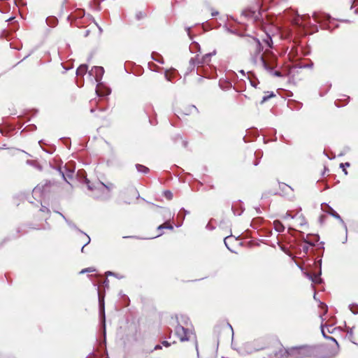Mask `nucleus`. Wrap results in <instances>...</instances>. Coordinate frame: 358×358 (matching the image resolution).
Returning <instances> with one entry per match:
<instances>
[{"mask_svg":"<svg viewBox=\"0 0 358 358\" xmlns=\"http://www.w3.org/2000/svg\"><path fill=\"white\" fill-rule=\"evenodd\" d=\"M176 334L181 341H189L194 339V343L196 351L198 352L197 342L195 339V335L192 329L189 327L188 320L184 321V325L178 324L175 329Z\"/></svg>","mask_w":358,"mask_h":358,"instance_id":"1","label":"nucleus"},{"mask_svg":"<svg viewBox=\"0 0 358 358\" xmlns=\"http://www.w3.org/2000/svg\"><path fill=\"white\" fill-rule=\"evenodd\" d=\"M287 352L292 358H304L312 356L314 353V350L312 347L309 346H299L289 348Z\"/></svg>","mask_w":358,"mask_h":358,"instance_id":"2","label":"nucleus"},{"mask_svg":"<svg viewBox=\"0 0 358 358\" xmlns=\"http://www.w3.org/2000/svg\"><path fill=\"white\" fill-rule=\"evenodd\" d=\"M254 62L259 67H262L267 71L273 73V59H272V61L268 62L263 55L258 53V55L254 58Z\"/></svg>","mask_w":358,"mask_h":358,"instance_id":"3","label":"nucleus"},{"mask_svg":"<svg viewBox=\"0 0 358 358\" xmlns=\"http://www.w3.org/2000/svg\"><path fill=\"white\" fill-rule=\"evenodd\" d=\"M291 217L294 220V225L303 227L306 224L305 217L302 215H292L289 213H287L284 218Z\"/></svg>","mask_w":358,"mask_h":358,"instance_id":"4","label":"nucleus"},{"mask_svg":"<svg viewBox=\"0 0 358 358\" xmlns=\"http://www.w3.org/2000/svg\"><path fill=\"white\" fill-rule=\"evenodd\" d=\"M104 73V69L101 66H94L90 71V75H94L95 80L99 82Z\"/></svg>","mask_w":358,"mask_h":358,"instance_id":"5","label":"nucleus"},{"mask_svg":"<svg viewBox=\"0 0 358 358\" xmlns=\"http://www.w3.org/2000/svg\"><path fill=\"white\" fill-rule=\"evenodd\" d=\"M112 185H106L103 182H99L97 183L96 186L95 187V189H97L101 192V194H107L108 193L110 189H112Z\"/></svg>","mask_w":358,"mask_h":358,"instance_id":"6","label":"nucleus"},{"mask_svg":"<svg viewBox=\"0 0 358 358\" xmlns=\"http://www.w3.org/2000/svg\"><path fill=\"white\" fill-rule=\"evenodd\" d=\"M214 55H215V51H213L212 53L205 55L201 59L197 56L196 60L197 61L198 64H208L210 60V57Z\"/></svg>","mask_w":358,"mask_h":358,"instance_id":"7","label":"nucleus"},{"mask_svg":"<svg viewBox=\"0 0 358 358\" xmlns=\"http://www.w3.org/2000/svg\"><path fill=\"white\" fill-rule=\"evenodd\" d=\"M329 338L335 343V346H334L332 348V350H331L330 354H328L326 355L327 358L334 357V356H336L338 354V343L336 342V341L333 337H329Z\"/></svg>","mask_w":358,"mask_h":358,"instance_id":"8","label":"nucleus"},{"mask_svg":"<svg viewBox=\"0 0 358 358\" xmlns=\"http://www.w3.org/2000/svg\"><path fill=\"white\" fill-rule=\"evenodd\" d=\"M306 275L315 284H320L322 282V279L320 277V274H314L311 275L309 273H306Z\"/></svg>","mask_w":358,"mask_h":358,"instance_id":"9","label":"nucleus"},{"mask_svg":"<svg viewBox=\"0 0 358 358\" xmlns=\"http://www.w3.org/2000/svg\"><path fill=\"white\" fill-rule=\"evenodd\" d=\"M87 71V66L85 64L80 65L76 71L77 76H83Z\"/></svg>","mask_w":358,"mask_h":358,"instance_id":"10","label":"nucleus"},{"mask_svg":"<svg viewBox=\"0 0 358 358\" xmlns=\"http://www.w3.org/2000/svg\"><path fill=\"white\" fill-rule=\"evenodd\" d=\"M274 228L277 231L281 232L284 231V226L282 224V223L278 220H275L273 222Z\"/></svg>","mask_w":358,"mask_h":358,"instance_id":"11","label":"nucleus"},{"mask_svg":"<svg viewBox=\"0 0 358 358\" xmlns=\"http://www.w3.org/2000/svg\"><path fill=\"white\" fill-rule=\"evenodd\" d=\"M136 169H137L138 171L143 172V173H147L148 171V169L147 167H145L143 165H141V164H137Z\"/></svg>","mask_w":358,"mask_h":358,"instance_id":"12","label":"nucleus"},{"mask_svg":"<svg viewBox=\"0 0 358 358\" xmlns=\"http://www.w3.org/2000/svg\"><path fill=\"white\" fill-rule=\"evenodd\" d=\"M162 229H172L173 227L171 225H170V224H168L167 223H164V224H161L160 226L158 227V230H161Z\"/></svg>","mask_w":358,"mask_h":358,"instance_id":"13","label":"nucleus"},{"mask_svg":"<svg viewBox=\"0 0 358 358\" xmlns=\"http://www.w3.org/2000/svg\"><path fill=\"white\" fill-rule=\"evenodd\" d=\"M232 239V237H230V236H227L225 238H224V244L225 245L227 246V248L229 249V250H231L229 246V241Z\"/></svg>","mask_w":358,"mask_h":358,"instance_id":"14","label":"nucleus"},{"mask_svg":"<svg viewBox=\"0 0 358 358\" xmlns=\"http://www.w3.org/2000/svg\"><path fill=\"white\" fill-rule=\"evenodd\" d=\"M350 308L354 314L358 313V306H351Z\"/></svg>","mask_w":358,"mask_h":358,"instance_id":"15","label":"nucleus"},{"mask_svg":"<svg viewBox=\"0 0 358 358\" xmlns=\"http://www.w3.org/2000/svg\"><path fill=\"white\" fill-rule=\"evenodd\" d=\"M164 195H165V196H166L168 199H169V200H170V199H172V197H173V194H172V193H171V192H169V191L165 192H164Z\"/></svg>","mask_w":358,"mask_h":358,"instance_id":"16","label":"nucleus"},{"mask_svg":"<svg viewBox=\"0 0 358 358\" xmlns=\"http://www.w3.org/2000/svg\"><path fill=\"white\" fill-rule=\"evenodd\" d=\"M90 243V238L88 236H86V240H85V244L84 245V246L82 248V252H84V248L85 245H88L89 243Z\"/></svg>","mask_w":358,"mask_h":358,"instance_id":"17","label":"nucleus"},{"mask_svg":"<svg viewBox=\"0 0 358 358\" xmlns=\"http://www.w3.org/2000/svg\"><path fill=\"white\" fill-rule=\"evenodd\" d=\"M94 271H95V269L93 268H88L82 270L80 271V273H84L85 272H94Z\"/></svg>","mask_w":358,"mask_h":358,"instance_id":"18","label":"nucleus"},{"mask_svg":"<svg viewBox=\"0 0 358 358\" xmlns=\"http://www.w3.org/2000/svg\"><path fill=\"white\" fill-rule=\"evenodd\" d=\"M331 215H332L334 217H335L336 218H337V219H338V220H341V217H340V215H339L337 213H336L335 211H334L333 210H332V212H331Z\"/></svg>","mask_w":358,"mask_h":358,"instance_id":"19","label":"nucleus"},{"mask_svg":"<svg viewBox=\"0 0 358 358\" xmlns=\"http://www.w3.org/2000/svg\"><path fill=\"white\" fill-rule=\"evenodd\" d=\"M321 307H322V309H324V313H326L327 311V306L325 304L322 303L321 304Z\"/></svg>","mask_w":358,"mask_h":358,"instance_id":"20","label":"nucleus"},{"mask_svg":"<svg viewBox=\"0 0 358 358\" xmlns=\"http://www.w3.org/2000/svg\"><path fill=\"white\" fill-rule=\"evenodd\" d=\"M162 345L165 347H169L170 346V343L167 341H163L162 342Z\"/></svg>","mask_w":358,"mask_h":358,"instance_id":"21","label":"nucleus"},{"mask_svg":"<svg viewBox=\"0 0 358 358\" xmlns=\"http://www.w3.org/2000/svg\"><path fill=\"white\" fill-rule=\"evenodd\" d=\"M273 74L275 76H281V73L279 71H275L273 73Z\"/></svg>","mask_w":358,"mask_h":358,"instance_id":"22","label":"nucleus"},{"mask_svg":"<svg viewBox=\"0 0 358 358\" xmlns=\"http://www.w3.org/2000/svg\"><path fill=\"white\" fill-rule=\"evenodd\" d=\"M96 94H97L99 96H103V94H101V93L99 92V85L97 86V88H96Z\"/></svg>","mask_w":358,"mask_h":358,"instance_id":"23","label":"nucleus"},{"mask_svg":"<svg viewBox=\"0 0 358 358\" xmlns=\"http://www.w3.org/2000/svg\"><path fill=\"white\" fill-rule=\"evenodd\" d=\"M345 166H350V164L347 162V163H345V164H341V165H340V166H341V168H343Z\"/></svg>","mask_w":358,"mask_h":358,"instance_id":"24","label":"nucleus"},{"mask_svg":"<svg viewBox=\"0 0 358 358\" xmlns=\"http://www.w3.org/2000/svg\"><path fill=\"white\" fill-rule=\"evenodd\" d=\"M243 14L245 15L246 16H250L251 13L250 11H245Z\"/></svg>","mask_w":358,"mask_h":358,"instance_id":"25","label":"nucleus"},{"mask_svg":"<svg viewBox=\"0 0 358 358\" xmlns=\"http://www.w3.org/2000/svg\"><path fill=\"white\" fill-rule=\"evenodd\" d=\"M158 349H161V346L159 345H157L155 347V350H158Z\"/></svg>","mask_w":358,"mask_h":358,"instance_id":"26","label":"nucleus"},{"mask_svg":"<svg viewBox=\"0 0 358 358\" xmlns=\"http://www.w3.org/2000/svg\"><path fill=\"white\" fill-rule=\"evenodd\" d=\"M218 15V12H217V11H216V12H213V13H212V16H215V15Z\"/></svg>","mask_w":358,"mask_h":358,"instance_id":"27","label":"nucleus"},{"mask_svg":"<svg viewBox=\"0 0 358 358\" xmlns=\"http://www.w3.org/2000/svg\"><path fill=\"white\" fill-rule=\"evenodd\" d=\"M106 275H114V273H112V272H110V271H108V272L106 273Z\"/></svg>","mask_w":358,"mask_h":358,"instance_id":"28","label":"nucleus"},{"mask_svg":"<svg viewBox=\"0 0 358 358\" xmlns=\"http://www.w3.org/2000/svg\"><path fill=\"white\" fill-rule=\"evenodd\" d=\"M343 171H344V173H345V175H347V174H348V172H347V171H346L345 169H343Z\"/></svg>","mask_w":358,"mask_h":358,"instance_id":"29","label":"nucleus"},{"mask_svg":"<svg viewBox=\"0 0 358 358\" xmlns=\"http://www.w3.org/2000/svg\"><path fill=\"white\" fill-rule=\"evenodd\" d=\"M267 99V97H264L262 101H265Z\"/></svg>","mask_w":358,"mask_h":358,"instance_id":"30","label":"nucleus"},{"mask_svg":"<svg viewBox=\"0 0 358 358\" xmlns=\"http://www.w3.org/2000/svg\"><path fill=\"white\" fill-rule=\"evenodd\" d=\"M88 187H89V189H93V187H92L90 185H88Z\"/></svg>","mask_w":358,"mask_h":358,"instance_id":"31","label":"nucleus"},{"mask_svg":"<svg viewBox=\"0 0 358 358\" xmlns=\"http://www.w3.org/2000/svg\"><path fill=\"white\" fill-rule=\"evenodd\" d=\"M322 334H323L324 336H326L323 329H322Z\"/></svg>","mask_w":358,"mask_h":358,"instance_id":"32","label":"nucleus"}]
</instances>
